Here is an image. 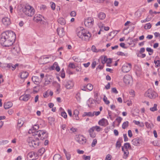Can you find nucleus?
Returning <instances> with one entry per match:
<instances>
[{
  "label": "nucleus",
  "instance_id": "f257e3e1",
  "mask_svg": "<svg viewBox=\"0 0 160 160\" xmlns=\"http://www.w3.org/2000/svg\"><path fill=\"white\" fill-rule=\"evenodd\" d=\"M16 34L13 31H7L2 33L0 38V43L3 46L9 47L14 42Z\"/></svg>",
  "mask_w": 160,
  "mask_h": 160
},
{
  "label": "nucleus",
  "instance_id": "f03ea898",
  "mask_svg": "<svg viewBox=\"0 0 160 160\" xmlns=\"http://www.w3.org/2000/svg\"><path fill=\"white\" fill-rule=\"evenodd\" d=\"M76 32L78 36L82 41L88 42L91 38V33L82 27H78Z\"/></svg>",
  "mask_w": 160,
  "mask_h": 160
},
{
  "label": "nucleus",
  "instance_id": "7ed1b4c3",
  "mask_svg": "<svg viewBox=\"0 0 160 160\" xmlns=\"http://www.w3.org/2000/svg\"><path fill=\"white\" fill-rule=\"evenodd\" d=\"M22 12L26 15L31 17L34 14L35 10L32 7L26 4L23 8Z\"/></svg>",
  "mask_w": 160,
  "mask_h": 160
},
{
  "label": "nucleus",
  "instance_id": "20e7f679",
  "mask_svg": "<svg viewBox=\"0 0 160 160\" xmlns=\"http://www.w3.org/2000/svg\"><path fill=\"white\" fill-rule=\"evenodd\" d=\"M34 134L33 135L35 139L43 140L46 138L48 137V135L46 132L44 130H39L37 132H33Z\"/></svg>",
  "mask_w": 160,
  "mask_h": 160
},
{
  "label": "nucleus",
  "instance_id": "39448f33",
  "mask_svg": "<svg viewBox=\"0 0 160 160\" xmlns=\"http://www.w3.org/2000/svg\"><path fill=\"white\" fill-rule=\"evenodd\" d=\"M39 139H36L35 140L32 137H29L27 139V142L29 145L30 147L37 148L39 144Z\"/></svg>",
  "mask_w": 160,
  "mask_h": 160
},
{
  "label": "nucleus",
  "instance_id": "423d86ee",
  "mask_svg": "<svg viewBox=\"0 0 160 160\" xmlns=\"http://www.w3.org/2000/svg\"><path fill=\"white\" fill-rule=\"evenodd\" d=\"M145 97H148L150 98L154 99L158 96L157 93L151 89H148L145 93Z\"/></svg>",
  "mask_w": 160,
  "mask_h": 160
},
{
  "label": "nucleus",
  "instance_id": "0eeeda50",
  "mask_svg": "<svg viewBox=\"0 0 160 160\" xmlns=\"http://www.w3.org/2000/svg\"><path fill=\"white\" fill-rule=\"evenodd\" d=\"M62 85L67 89H72L74 86L73 82L71 80H65L62 81Z\"/></svg>",
  "mask_w": 160,
  "mask_h": 160
},
{
  "label": "nucleus",
  "instance_id": "6e6552de",
  "mask_svg": "<svg viewBox=\"0 0 160 160\" xmlns=\"http://www.w3.org/2000/svg\"><path fill=\"white\" fill-rule=\"evenodd\" d=\"M94 23L93 19L91 17H89L86 18L85 20L84 24L85 26L88 28L92 27Z\"/></svg>",
  "mask_w": 160,
  "mask_h": 160
},
{
  "label": "nucleus",
  "instance_id": "1a4fd4ad",
  "mask_svg": "<svg viewBox=\"0 0 160 160\" xmlns=\"http://www.w3.org/2000/svg\"><path fill=\"white\" fill-rule=\"evenodd\" d=\"M132 67L131 64L128 63L124 64L122 67V71L124 73L128 72L131 70Z\"/></svg>",
  "mask_w": 160,
  "mask_h": 160
},
{
  "label": "nucleus",
  "instance_id": "9d476101",
  "mask_svg": "<svg viewBox=\"0 0 160 160\" xmlns=\"http://www.w3.org/2000/svg\"><path fill=\"white\" fill-rule=\"evenodd\" d=\"M43 18V17L41 15L36 14L34 16L33 19L34 21L42 24L43 23V22L42 20V19Z\"/></svg>",
  "mask_w": 160,
  "mask_h": 160
},
{
  "label": "nucleus",
  "instance_id": "9b49d317",
  "mask_svg": "<svg viewBox=\"0 0 160 160\" xmlns=\"http://www.w3.org/2000/svg\"><path fill=\"white\" fill-rule=\"evenodd\" d=\"M27 157L28 158L32 160H36L38 158L37 154L33 152L29 153L27 155Z\"/></svg>",
  "mask_w": 160,
  "mask_h": 160
},
{
  "label": "nucleus",
  "instance_id": "f8f14e48",
  "mask_svg": "<svg viewBox=\"0 0 160 160\" xmlns=\"http://www.w3.org/2000/svg\"><path fill=\"white\" fill-rule=\"evenodd\" d=\"M123 81L126 84H129L132 81V76L129 75H125L123 78Z\"/></svg>",
  "mask_w": 160,
  "mask_h": 160
},
{
  "label": "nucleus",
  "instance_id": "ddd939ff",
  "mask_svg": "<svg viewBox=\"0 0 160 160\" xmlns=\"http://www.w3.org/2000/svg\"><path fill=\"white\" fill-rule=\"evenodd\" d=\"M2 22L3 24L6 26L9 25L11 23L10 18L7 17L3 18Z\"/></svg>",
  "mask_w": 160,
  "mask_h": 160
},
{
  "label": "nucleus",
  "instance_id": "4468645a",
  "mask_svg": "<svg viewBox=\"0 0 160 160\" xmlns=\"http://www.w3.org/2000/svg\"><path fill=\"white\" fill-rule=\"evenodd\" d=\"M78 138L77 141L80 144H84L86 142V139L82 135L79 136Z\"/></svg>",
  "mask_w": 160,
  "mask_h": 160
},
{
  "label": "nucleus",
  "instance_id": "2eb2a0df",
  "mask_svg": "<svg viewBox=\"0 0 160 160\" xmlns=\"http://www.w3.org/2000/svg\"><path fill=\"white\" fill-rule=\"evenodd\" d=\"M39 128L38 125H34L31 129H30L28 131V133L30 134H32V135H34V133L33 132H37L36 130L38 129Z\"/></svg>",
  "mask_w": 160,
  "mask_h": 160
},
{
  "label": "nucleus",
  "instance_id": "dca6fc26",
  "mask_svg": "<svg viewBox=\"0 0 160 160\" xmlns=\"http://www.w3.org/2000/svg\"><path fill=\"white\" fill-rule=\"evenodd\" d=\"M30 96L29 94H25L21 96L19 98L20 100L24 102L27 101L30 98Z\"/></svg>",
  "mask_w": 160,
  "mask_h": 160
},
{
  "label": "nucleus",
  "instance_id": "f3484780",
  "mask_svg": "<svg viewBox=\"0 0 160 160\" xmlns=\"http://www.w3.org/2000/svg\"><path fill=\"white\" fill-rule=\"evenodd\" d=\"M98 124L101 126H106L108 124V120L104 118H102L98 122Z\"/></svg>",
  "mask_w": 160,
  "mask_h": 160
},
{
  "label": "nucleus",
  "instance_id": "a211bd4d",
  "mask_svg": "<svg viewBox=\"0 0 160 160\" xmlns=\"http://www.w3.org/2000/svg\"><path fill=\"white\" fill-rule=\"evenodd\" d=\"M57 31L58 35L61 37H62L65 34V32L63 28H58L57 29Z\"/></svg>",
  "mask_w": 160,
  "mask_h": 160
},
{
  "label": "nucleus",
  "instance_id": "6ab92c4d",
  "mask_svg": "<svg viewBox=\"0 0 160 160\" xmlns=\"http://www.w3.org/2000/svg\"><path fill=\"white\" fill-rule=\"evenodd\" d=\"M28 75V73L26 71H22L20 74V76L21 79H25L26 78Z\"/></svg>",
  "mask_w": 160,
  "mask_h": 160
},
{
  "label": "nucleus",
  "instance_id": "aec40b11",
  "mask_svg": "<svg viewBox=\"0 0 160 160\" xmlns=\"http://www.w3.org/2000/svg\"><path fill=\"white\" fill-rule=\"evenodd\" d=\"M79 114V111L75 109L73 111V117L74 119L77 120H79V118L78 116Z\"/></svg>",
  "mask_w": 160,
  "mask_h": 160
},
{
  "label": "nucleus",
  "instance_id": "412c9836",
  "mask_svg": "<svg viewBox=\"0 0 160 160\" xmlns=\"http://www.w3.org/2000/svg\"><path fill=\"white\" fill-rule=\"evenodd\" d=\"M52 70L55 69L57 72H59L60 70V68L57 62H55L53 65L51 67Z\"/></svg>",
  "mask_w": 160,
  "mask_h": 160
},
{
  "label": "nucleus",
  "instance_id": "4be33fe9",
  "mask_svg": "<svg viewBox=\"0 0 160 160\" xmlns=\"http://www.w3.org/2000/svg\"><path fill=\"white\" fill-rule=\"evenodd\" d=\"M53 94V92L50 90H48L46 92L43 93V96L44 98H47L49 95L52 96Z\"/></svg>",
  "mask_w": 160,
  "mask_h": 160
},
{
  "label": "nucleus",
  "instance_id": "5701e85b",
  "mask_svg": "<svg viewBox=\"0 0 160 160\" xmlns=\"http://www.w3.org/2000/svg\"><path fill=\"white\" fill-rule=\"evenodd\" d=\"M52 81V77L51 76H47L45 79V84L46 85L49 84Z\"/></svg>",
  "mask_w": 160,
  "mask_h": 160
},
{
  "label": "nucleus",
  "instance_id": "b1692460",
  "mask_svg": "<svg viewBox=\"0 0 160 160\" xmlns=\"http://www.w3.org/2000/svg\"><path fill=\"white\" fill-rule=\"evenodd\" d=\"M140 139L139 138H137L133 139L132 140V143L134 145L138 146L140 144Z\"/></svg>",
  "mask_w": 160,
  "mask_h": 160
},
{
  "label": "nucleus",
  "instance_id": "393cba45",
  "mask_svg": "<svg viewBox=\"0 0 160 160\" xmlns=\"http://www.w3.org/2000/svg\"><path fill=\"white\" fill-rule=\"evenodd\" d=\"M122 151L124 152V155L123 156V158L124 159H126L129 154L128 150L125 149L123 146L122 147Z\"/></svg>",
  "mask_w": 160,
  "mask_h": 160
},
{
  "label": "nucleus",
  "instance_id": "a878e982",
  "mask_svg": "<svg viewBox=\"0 0 160 160\" xmlns=\"http://www.w3.org/2000/svg\"><path fill=\"white\" fill-rule=\"evenodd\" d=\"M12 106V103L11 102H8L4 103V107L5 109H8Z\"/></svg>",
  "mask_w": 160,
  "mask_h": 160
},
{
  "label": "nucleus",
  "instance_id": "bb28decb",
  "mask_svg": "<svg viewBox=\"0 0 160 160\" xmlns=\"http://www.w3.org/2000/svg\"><path fill=\"white\" fill-rule=\"evenodd\" d=\"M63 151L65 155L67 160H70L71 158V155L70 152H67L65 149H63Z\"/></svg>",
  "mask_w": 160,
  "mask_h": 160
},
{
  "label": "nucleus",
  "instance_id": "cd10ccee",
  "mask_svg": "<svg viewBox=\"0 0 160 160\" xmlns=\"http://www.w3.org/2000/svg\"><path fill=\"white\" fill-rule=\"evenodd\" d=\"M98 16L99 19L101 20L104 19L106 17L105 14L103 12H99L98 14Z\"/></svg>",
  "mask_w": 160,
  "mask_h": 160
},
{
  "label": "nucleus",
  "instance_id": "c85d7f7f",
  "mask_svg": "<svg viewBox=\"0 0 160 160\" xmlns=\"http://www.w3.org/2000/svg\"><path fill=\"white\" fill-rule=\"evenodd\" d=\"M89 135L92 138H95L96 136V134L94 132V130L91 128L88 130Z\"/></svg>",
  "mask_w": 160,
  "mask_h": 160
},
{
  "label": "nucleus",
  "instance_id": "c756f323",
  "mask_svg": "<svg viewBox=\"0 0 160 160\" xmlns=\"http://www.w3.org/2000/svg\"><path fill=\"white\" fill-rule=\"evenodd\" d=\"M32 80L36 84H38L40 82V80L39 78L37 76H33L32 77Z\"/></svg>",
  "mask_w": 160,
  "mask_h": 160
},
{
  "label": "nucleus",
  "instance_id": "7c9ffc66",
  "mask_svg": "<svg viewBox=\"0 0 160 160\" xmlns=\"http://www.w3.org/2000/svg\"><path fill=\"white\" fill-rule=\"evenodd\" d=\"M12 52L15 55H17L19 52V49L18 47H14L11 49Z\"/></svg>",
  "mask_w": 160,
  "mask_h": 160
},
{
  "label": "nucleus",
  "instance_id": "2f4dec72",
  "mask_svg": "<svg viewBox=\"0 0 160 160\" xmlns=\"http://www.w3.org/2000/svg\"><path fill=\"white\" fill-rule=\"evenodd\" d=\"M122 142V139L121 138H119L117 140L116 144V148H119L121 146V143Z\"/></svg>",
  "mask_w": 160,
  "mask_h": 160
},
{
  "label": "nucleus",
  "instance_id": "473e14b6",
  "mask_svg": "<svg viewBox=\"0 0 160 160\" xmlns=\"http://www.w3.org/2000/svg\"><path fill=\"white\" fill-rule=\"evenodd\" d=\"M94 116V113H92L91 112H84L83 114L82 115L83 117L85 116H88L92 117Z\"/></svg>",
  "mask_w": 160,
  "mask_h": 160
},
{
  "label": "nucleus",
  "instance_id": "72a5a7b5",
  "mask_svg": "<svg viewBox=\"0 0 160 160\" xmlns=\"http://www.w3.org/2000/svg\"><path fill=\"white\" fill-rule=\"evenodd\" d=\"M53 160H63L61 156L59 154H55L53 157Z\"/></svg>",
  "mask_w": 160,
  "mask_h": 160
},
{
  "label": "nucleus",
  "instance_id": "f704fd0d",
  "mask_svg": "<svg viewBox=\"0 0 160 160\" xmlns=\"http://www.w3.org/2000/svg\"><path fill=\"white\" fill-rule=\"evenodd\" d=\"M58 21L59 23L62 25H64L66 23L65 19L62 18H59L58 19Z\"/></svg>",
  "mask_w": 160,
  "mask_h": 160
},
{
  "label": "nucleus",
  "instance_id": "c9c22d12",
  "mask_svg": "<svg viewBox=\"0 0 160 160\" xmlns=\"http://www.w3.org/2000/svg\"><path fill=\"white\" fill-rule=\"evenodd\" d=\"M5 67L9 69H11L12 70H14L16 68V66L15 65H12V64H7L6 65H5Z\"/></svg>",
  "mask_w": 160,
  "mask_h": 160
},
{
  "label": "nucleus",
  "instance_id": "e433bc0d",
  "mask_svg": "<svg viewBox=\"0 0 160 160\" xmlns=\"http://www.w3.org/2000/svg\"><path fill=\"white\" fill-rule=\"evenodd\" d=\"M145 124L147 128L151 129L153 127L154 125L152 123H149L146 122H145Z\"/></svg>",
  "mask_w": 160,
  "mask_h": 160
},
{
  "label": "nucleus",
  "instance_id": "4c0bfd02",
  "mask_svg": "<svg viewBox=\"0 0 160 160\" xmlns=\"http://www.w3.org/2000/svg\"><path fill=\"white\" fill-rule=\"evenodd\" d=\"M93 130H96V131L99 132L102 130V128H100V127L95 126L92 127H91Z\"/></svg>",
  "mask_w": 160,
  "mask_h": 160
},
{
  "label": "nucleus",
  "instance_id": "58836bf2",
  "mask_svg": "<svg viewBox=\"0 0 160 160\" xmlns=\"http://www.w3.org/2000/svg\"><path fill=\"white\" fill-rule=\"evenodd\" d=\"M108 118H110L111 120H113L114 118V117L112 116V112L110 111H108Z\"/></svg>",
  "mask_w": 160,
  "mask_h": 160
},
{
  "label": "nucleus",
  "instance_id": "ea45409f",
  "mask_svg": "<svg viewBox=\"0 0 160 160\" xmlns=\"http://www.w3.org/2000/svg\"><path fill=\"white\" fill-rule=\"evenodd\" d=\"M86 86L87 90L91 91L92 90L93 88V86L90 83H88L87 84Z\"/></svg>",
  "mask_w": 160,
  "mask_h": 160
},
{
  "label": "nucleus",
  "instance_id": "a19ab883",
  "mask_svg": "<svg viewBox=\"0 0 160 160\" xmlns=\"http://www.w3.org/2000/svg\"><path fill=\"white\" fill-rule=\"evenodd\" d=\"M129 122L128 121H126L124 122L122 125V127L123 129H125L126 128L128 127V126Z\"/></svg>",
  "mask_w": 160,
  "mask_h": 160
},
{
  "label": "nucleus",
  "instance_id": "79ce46f5",
  "mask_svg": "<svg viewBox=\"0 0 160 160\" xmlns=\"http://www.w3.org/2000/svg\"><path fill=\"white\" fill-rule=\"evenodd\" d=\"M117 54L119 56H125L126 57H127L128 56V54L127 53H124V52H117Z\"/></svg>",
  "mask_w": 160,
  "mask_h": 160
},
{
  "label": "nucleus",
  "instance_id": "37998d69",
  "mask_svg": "<svg viewBox=\"0 0 160 160\" xmlns=\"http://www.w3.org/2000/svg\"><path fill=\"white\" fill-rule=\"evenodd\" d=\"M124 148L125 149L128 150L131 148L130 144L128 142H126L124 144Z\"/></svg>",
  "mask_w": 160,
  "mask_h": 160
},
{
  "label": "nucleus",
  "instance_id": "c03bdc74",
  "mask_svg": "<svg viewBox=\"0 0 160 160\" xmlns=\"http://www.w3.org/2000/svg\"><path fill=\"white\" fill-rule=\"evenodd\" d=\"M23 123L24 122L22 121L21 119H19L18 120V127L19 128H20L23 125Z\"/></svg>",
  "mask_w": 160,
  "mask_h": 160
},
{
  "label": "nucleus",
  "instance_id": "a18cd8bd",
  "mask_svg": "<svg viewBox=\"0 0 160 160\" xmlns=\"http://www.w3.org/2000/svg\"><path fill=\"white\" fill-rule=\"evenodd\" d=\"M157 105L156 104H154V106L153 107L151 108H150V111L152 112H154L155 111H156L157 110Z\"/></svg>",
  "mask_w": 160,
  "mask_h": 160
},
{
  "label": "nucleus",
  "instance_id": "49530a36",
  "mask_svg": "<svg viewBox=\"0 0 160 160\" xmlns=\"http://www.w3.org/2000/svg\"><path fill=\"white\" fill-rule=\"evenodd\" d=\"M151 24L150 23H148L145 24L144 26V28L145 29H150L151 28Z\"/></svg>",
  "mask_w": 160,
  "mask_h": 160
},
{
  "label": "nucleus",
  "instance_id": "de8ad7c7",
  "mask_svg": "<svg viewBox=\"0 0 160 160\" xmlns=\"http://www.w3.org/2000/svg\"><path fill=\"white\" fill-rule=\"evenodd\" d=\"M98 26H99V28H100L101 29H102L103 28H104V30L105 31H108L109 29V27H103V25L100 23L99 24Z\"/></svg>",
  "mask_w": 160,
  "mask_h": 160
},
{
  "label": "nucleus",
  "instance_id": "09e8293b",
  "mask_svg": "<svg viewBox=\"0 0 160 160\" xmlns=\"http://www.w3.org/2000/svg\"><path fill=\"white\" fill-rule=\"evenodd\" d=\"M75 98L78 101H80L81 99L80 93H77L76 94Z\"/></svg>",
  "mask_w": 160,
  "mask_h": 160
},
{
  "label": "nucleus",
  "instance_id": "8fccbe9b",
  "mask_svg": "<svg viewBox=\"0 0 160 160\" xmlns=\"http://www.w3.org/2000/svg\"><path fill=\"white\" fill-rule=\"evenodd\" d=\"M146 51L149 52V54L151 55L153 52V50L150 48H146Z\"/></svg>",
  "mask_w": 160,
  "mask_h": 160
},
{
  "label": "nucleus",
  "instance_id": "3c124183",
  "mask_svg": "<svg viewBox=\"0 0 160 160\" xmlns=\"http://www.w3.org/2000/svg\"><path fill=\"white\" fill-rule=\"evenodd\" d=\"M108 59L106 57H104L103 58H102L101 60V62L103 64L107 62Z\"/></svg>",
  "mask_w": 160,
  "mask_h": 160
},
{
  "label": "nucleus",
  "instance_id": "603ef678",
  "mask_svg": "<svg viewBox=\"0 0 160 160\" xmlns=\"http://www.w3.org/2000/svg\"><path fill=\"white\" fill-rule=\"evenodd\" d=\"M45 149L44 148H41L38 150V153L40 155L42 154L45 152Z\"/></svg>",
  "mask_w": 160,
  "mask_h": 160
},
{
  "label": "nucleus",
  "instance_id": "864d4df0",
  "mask_svg": "<svg viewBox=\"0 0 160 160\" xmlns=\"http://www.w3.org/2000/svg\"><path fill=\"white\" fill-rule=\"evenodd\" d=\"M103 100L105 103L106 104H108L110 103L109 101L108 100L107 97L105 96H104Z\"/></svg>",
  "mask_w": 160,
  "mask_h": 160
},
{
  "label": "nucleus",
  "instance_id": "5fc2aeb1",
  "mask_svg": "<svg viewBox=\"0 0 160 160\" xmlns=\"http://www.w3.org/2000/svg\"><path fill=\"white\" fill-rule=\"evenodd\" d=\"M154 62L155 64L156 67H158L160 66V61L159 60H155L154 61Z\"/></svg>",
  "mask_w": 160,
  "mask_h": 160
},
{
  "label": "nucleus",
  "instance_id": "6e6d98bb",
  "mask_svg": "<svg viewBox=\"0 0 160 160\" xmlns=\"http://www.w3.org/2000/svg\"><path fill=\"white\" fill-rule=\"evenodd\" d=\"M149 13L151 14V15H153V14H157L158 13H160V12H157L156 11H153L152 10H150L149 11Z\"/></svg>",
  "mask_w": 160,
  "mask_h": 160
},
{
  "label": "nucleus",
  "instance_id": "4d7b16f0",
  "mask_svg": "<svg viewBox=\"0 0 160 160\" xmlns=\"http://www.w3.org/2000/svg\"><path fill=\"white\" fill-rule=\"evenodd\" d=\"M51 7L52 9L53 10H54L55 8V4L53 2H50Z\"/></svg>",
  "mask_w": 160,
  "mask_h": 160
},
{
  "label": "nucleus",
  "instance_id": "13d9d810",
  "mask_svg": "<svg viewBox=\"0 0 160 160\" xmlns=\"http://www.w3.org/2000/svg\"><path fill=\"white\" fill-rule=\"evenodd\" d=\"M112 158V156L110 154H108L106 156L105 160H111Z\"/></svg>",
  "mask_w": 160,
  "mask_h": 160
},
{
  "label": "nucleus",
  "instance_id": "bf43d9fd",
  "mask_svg": "<svg viewBox=\"0 0 160 160\" xmlns=\"http://www.w3.org/2000/svg\"><path fill=\"white\" fill-rule=\"evenodd\" d=\"M61 116L65 119L67 117V114L65 112H63L61 113Z\"/></svg>",
  "mask_w": 160,
  "mask_h": 160
},
{
  "label": "nucleus",
  "instance_id": "052dcab7",
  "mask_svg": "<svg viewBox=\"0 0 160 160\" xmlns=\"http://www.w3.org/2000/svg\"><path fill=\"white\" fill-rule=\"evenodd\" d=\"M97 143V140L96 139H94L92 143L91 146L92 147H94Z\"/></svg>",
  "mask_w": 160,
  "mask_h": 160
},
{
  "label": "nucleus",
  "instance_id": "680f3d73",
  "mask_svg": "<svg viewBox=\"0 0 160 160\" xmlns=\"http://www.w3.org/2000/svg\"><path fill=\"white\" fill-rule=\"evenodd\" d=\"M96 65V62L95 60H93L91 65L92 68L93 69L95 67Z\"/></svg>",
  "mask_w": 160,
  "mask_h": 160
},
{
  "label": "nucleus",
  "instance_id": "e2e57ef3",
  "mask_svg": "<svg viewBox=\"0 0 160 160\" xmlns=\"http://www.w3.org/2000/svg\"><path fill=\"white\" fill-rule=\"evenodd\" d=\"M135 92L132 90H131L129 92L130 94L132 95L133 97H134L135 96Z\"/></svg>",
  "mask_w": 160,
  "mask_h": 160
},
{
  "label": "nucleus",
  "instance_id": "0e129e2a",
  "mask_svg": "<svg viewBox=\"0 0 160 160\" xmlns=\"http://www.w3.org/2000/svg\"><path fill=\"white\" fill-rule=\"evenodd\" d=\"M122 118L120 117H118L116 119V120L118 122V124H119L121 122Z\"/></svg>",
  "mask_w": 160,
  "mask_h": 160
},
{
  "label": "nucleus",
  "instance_id": "69168bd1",
  "mask_svg": "<svg viewBox=\"0 0 160 160\" xmlns=\"http://www.w3.org/2000/svg\"><path fill=\"white\" fill-rule=\"evenodd\" d=\"M91 49L93 52H98V51L97 50L96 47L94 46H92Z\"/></svg>",
  "mask_w": 160,
  "mask_h": 160
},
{
  "label": "nucleus",
  "instance_id": "338daca9",
  "mask_svg": "<svg viewBox=\"0 0 160 160\" xmlns=\"http://www.w3.org/2000/svg\"><path fill=\"white\" fill-rule=\"evenodd\" d=\"M111 91L112 92L117 94L118 93V91L115 88H112Z\"/></svg>",
  "mask_w": 160,
  "mask_h": 160
},
{
  "label": "nucleus",
  "instance_id": "774afa93",
  "mask_svg": "<svg viewBox=\"0 0 160 160\" xmlns=\"http://www.w3.org/2000/svg\"><path fill=\"white\" fill-rule=\"evenodd\" d=\"M70 15L71 17H75L76 15V12L75 11H72L71 12Z\"/></svg>",
  "mask_w": 160,
  "mask_h": 160
}]
</instances>
